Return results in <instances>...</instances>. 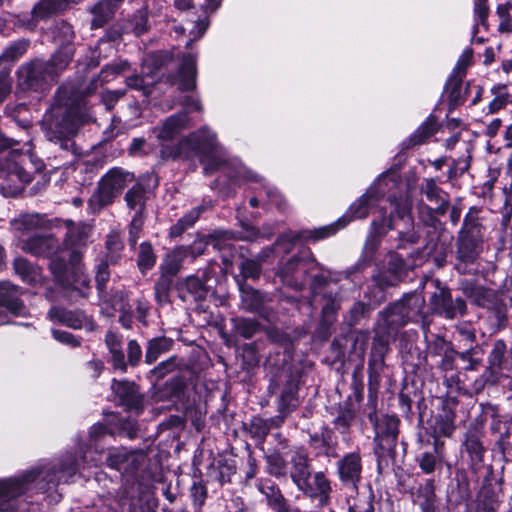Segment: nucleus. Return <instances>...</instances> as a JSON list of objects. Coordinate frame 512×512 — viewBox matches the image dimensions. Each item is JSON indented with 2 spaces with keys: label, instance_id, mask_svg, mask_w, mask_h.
Here are the masks:
<instances>
[{
  "label": "nucleus",
  "instance_id": "f257e3e1",
  "mask_svg": "<svg viewBox=\"0 0 512 512\" xmlns=\"http://www.w3.org/2000/svg\"><path fill=\"white\" fill-rule=\"evenodd\" d=\"M94 91L93 82L86 84L80 79L65 81L57 87L40 121L41 131L49 142L77 153L75 137L85 124L87 99Z\"/></svg>",
  "mask_w": 512,
  "mask_h": 512
},
{
  "label": "nucleus",
  "instance_id": "f03ea898",
  "mask_svg": "<svg viewBox=\"0 0 512 512\" xmlns=\"http://www.w3.org/2000/svg\"><path fill=\"white\" fill-rule=\"evenodd\" d=\"M18 144L0 130V153L9 150L4 158H0V194L5 198L18 197L34 176L46 169L42 160L13 148Z\"/></svg>",
  "mask_w": 512,
  "mask_h": 512
},
{
  "label": "nucleus",
  "instance_id": "7ed1b4c3",
  "mask_svg": "<svg viewBox=\"0 0 512 512\" xmlns=\"http://www.w3.org/2000/svg\"><path fill=\"white\" fill-rule=\"evenodd\" d=\"M410 188H388L386 192V242L393 250H407L411 255L414 246L420 240V233L415 228L413 200Z\"/></svg>",
  "mask_w": 512,
  "mask_h": 512
},
{
  "label": "nucleus",
  "instance_id": "20e7f679",
  "mask_svg": "<svg viewBox=\"0 0 512 512\" xmlns=\"http://www.w3.org/2000/svg\"><path fill=\"white\" fill-rule=\"evenodd\" d=\"M378 327L373 337L371 353L368 360V397L364 408V415L368 418L374 430L376 442L375 456L379 475L382 473V459L384 457V414L378 409V390L381 373L384 371V328L379 324L384 320V309L378 313Z\"/></svg>",
  "mask_w": 512,
  "mask_h": 512
},
{
  "label": "nucleus",
  "instance_id": "39448f33",
  "mask_svg": "<svg viewBox=\"0 0 512 512\" xmlns=\"http://www.w3.org/2000/svg\"><path fill=\"white\" fill-rule=\"evenodd\" d=\"M481 206H471L465 213L455 238V270L460 275H477L484 250L486 227Z\"/></svg>",
  "mask_w": 512,
  "mask_h": 512
},
{
  "label": "nucleus",
  "instance_id": "423d86ee",
  "mask_svg": "<svg viewBox=\"0 0 512 512\" xmlns=\"http://www.w3.org/2000/svg\"><path fill=\"white\" fill-rule=\"evenodd\" d=\"M290 478L302 494L313 502L317 508H326L331 504L332 482L324 471L312 473V465L306 448L289 459Z\"/></svg>",
  "mask_w": 512,
  "mask_h": 512
},
{
  "label": "nucleus",
  "instance_id": "0eeeda50",
  "mask_svg": "<svg viewBox=\"0 0 512 512\" xmlns=\"http://www.w3.org/2000/svg\"><path fill=\"white\" fill-rule=\"evenodd\" d=\"M68 66L53 56L33 58L21 64L17 71L18 86L23 91L43 93L56 84Z\"/></svg>",
  "mask_w": 512,
  "mask_h": 512
},
{
  "label": "nucleus",
  "instance_id": "6e6552de",
  "mask_svg": "<svg viewBox=\"0 0 512 512\" xmlns=\"http://www.w3.org/2000/svg\"><path fill=\"white\" fill-rule=\"evenodd\" d=\"M486 358L484 369L471 383V389L474 395H480L485 389L498 386L505 376V371L512 369V349H508L507 342L504 339H495L491 341Z\"/></svg>",
  "mask_w": 512,
  "mask_h": 512
},
{
  "label": "nucleus",
  "instance_id": "1a4fd4ad",
  "mask_svg": "<svg viewBox=\"0 0 512 512\" xmlns=\"http://www.w3.org/2000/svg\"><path fill=\"white\" fill-rule=\"evenodd\" d=\"M269 373L271 378L268 392L270 395H274L279 390L276 405L279 417L283 422L301 403L299 390L302 373L298 368L269 371Z\"/></svg>",
  "mask_w": 512,
  "mask_h": 512
},
{
  "label": "nucleus",
  "instance_id": "9d476101",
  "mask_svg": "<svg viewBox=\"0 0 512 512\" xmlns=\"http://www.w3.org/2000/svg\"><path fill=\"white\" fill-rule=\"evenodd\" d=\"M425 300L417 291L404 292L397 301L386 306V353L389 350V338L411 321L420 316Z\"/></svg>",
  "mask_w": 512,
  "mask_h": 512
},
{
  "label": "nucleus",
  "instance_id": "9b49d317",
  "mask_svg": "<svg viewBox=\"0 0 512 512\" xmlns=\"http://www.w3.org/2000/svg\"><path fill=\"white\" fill-rule=\"evenodd\" d=\"M134 180V173L121 167L110 168L99 179L95 191L88 200L89 206L98 211L111 206L127 185Z\"/></svg>",
  "mask_w": 512,
  "mask_h": 512
},
{
  "label": "nucleus",
  "instance_id": "f8f14e48",
  "mask_svg": "<svg viewBox=\"0 0 512 512\" xmlns=\"http://www.w3.org/2000/svg\"><path fill=\"white\" fill-rule=\"evenodd\" d=\"M147 456L142 450L113 447L108 450L106 465L118 471L127 481L144 484L147 472L143 470Z\"/></svg>",
  "mask_w": 512,
  "mask_h": 512
},
{
  "label": "nucleus",
  "instance_id": "ddd939ff",
  "mask_svg": "<svg viewBox=\"0 0 512 512\" xmlns=\"http://www.w3.org/2000/svg\"><path fill=\"white\" fill-rule=\"evenodd\" d=\"M459 405V398L454 395L446 394L440 398V403L433 414L426 422V435L435 440L451 438L457 429L456 410Z\"/></svg>",
  "mask_w": 512,
  "mask_h": 512
},
{
  "label": "nucleus",
  "instance_id": "4468645a",
  "mask_svg": "<svg viewBox=\"0 0 512 512\" xmlns=\"http://www.w3.org/2000/svg\"><path fill=\"white\" fill-rule=\"evenodd\" d=\"M344 219L336 221L313 229H301L299 231L288 230L281 233L275 243V249L283 253H289L297 243H317L332 236H335L340 230L344 229Z\"/></svg>",
  "mask_w": 512,
  "mask_h": 512
},
{
  "label": "nucleus",
  "instance_id": "2eb2a0df",
  "mask_svg": "<svg viewBox=\"0 0 512 512\" xmlns=\"http://www.w3.org/2000/svg\"><path fill=\"white\" fill-rule=\"evenodd\" d=\"M436 290L429 298L432 313L446 320H455L468 315V303L465 297L453 296L452 289L439 280L436 281Z\"/></svg>",
  "mask_w": 512,
  "mask_h": 512
},
{
  "label": "nucleus",
  "instance_id": "dca6fc26",
  "mask_svg": "<svg viewBox=\"0 0 512 512\" xmlns=\"http://www.w3.org/2000/svg\"><path fill=\"white\" fill-rule=\"evenodd\" d=\"M485 350L482 345L457 350L454 345L441 356L438 368L448 372L462 369L464 371H478L483 366Z\"/></svg>",
  "mask_w": 512,
  "mask_h": 512
},
{
  "label": "nucleus",
  "instance_id": "f3484780",
  "mask_svg": "<svg viewBox=\"0 0 512 512\" xmlns=\"http://www.w3.org/2000/svg\"><path fill=\"white\" fill-rule=\"evenodd\" d=\"M153 397L158 402H173L187 407L190 400L189 379L178 371L169 378L153 384Z\"/></svg>",
  "mask_w": 512,
  "mask_h": 512
},
{
  "label": "nucleus",
  "instance_id": "a211bd4d",
  "mask_svg": "<svg viewBox=\"0 0 512 512\" xmlns=\"http://www.w3.org/2000/svg\"><path fill=\"white\" fill-rule=\"evenodd\" d=\"M384 180V172L380 173L376 180L366 190V192L356 199L347 209V211L339 218L344 219V228L356 219L366 218L371 210L375 209L382 199L384 192L381 190V182Z\"/></svg>",
  "mask_w": 512,
  "mask_h": 512
},
{
  "label": "nucleus",
  "instance_id": "6ab92c4d",
  "mask_svg": "<svg viewBox=\"0 0 512 512\" xmlns=\"http://www.w3.org/2000/svg\"><path fill=\"white\" fill-rule=\"evenodd\" d=\"M111 392L116 406L124 411L134 413L137 416L144 411V394L141 387L136 382L128 379H116L111 381Z\"/></svg>",
  "mask_w": 512,
  "mask_h": 512
},
{
  "label": "nucleus",
  "instance_id": "aec40b11",
  "mask_svg": "<svg viewBox=\"0 0 512 512\" xmlns=\"http://www.w3.org/2000/svg\"><path fill=\"white\" fill-rule=\"evenodd\" d=\"M413 148L402 141L399 145V151L392 158L391 165L386 169V188L394 189H413L416 183V173L414 169H410L404 176L401 171L407 165L408 160L412 157Z\"/></svg>",
  "mask_w": 512,
  "mask_h": 512
},
{
  "label": "nucleus",
  "instance_id": "412c9836",
  "mask_svg": "<svg viewBox=\"0 0 512 512\" xmlns=\"http://www.w3.org/2000/svg\"><path fill=\"white\" fill-rule=\"evenodd\" d=\"M24 289L11 281H0V325L10 323L8 314L14 317L27 316L28 309L21 296Z\"/></svg>",
  "mask_w": 512,
  "mask_h": 512
},
{
  "label": "nucleus",
  "instance_id": "4be33fe9",
  "mask_svg": "<svg viewBox=\"0 0 512 512\" xmlns=\"http://www.w3.org/2000/svg\"><path fill=\"white\" fill-rule=\"evenodd\" d=\"M416 331H404L395 339L405 376L417 375V370L426 362V355L417 346Z\"/></svg>",
  "mask_w": 512,
  "mask_h": 512
},
{
  "label": "nucleus",
  "instance_id": "5701e85b",
  "mask_svg": "<svg viewBox=\"0 0 512 512\" xmlns=\"http://www.w3.org/2000/svg\"><path fill=\"white\" fill-rule=\"evenodd\" d=\"M211 276L207 272H202L201 275L193 274L177 281L176 291L178 297L183 302H195L202 304L205 302L209 295H213L215 290L209 283Z\"/></svg>",
  "mask_w": 512,
  "mask_h": 512
},
{
  "label": "nucleus",
  "instance_id": "b1692460",
  "mask_svg": "<svg viewBox=\"0 0 512 512\" xmlns=\"http://www.w3.org/2000/svg\"><path fill=\"white\" fill-rule=\"evenodd\" d=\"M33 469L34 468L31 470ZM35 469L40 470L39 477L35 480V482H37V488L42 492H47L59 485V474H65L68 477L75 476L79 469V460L76 454L67 453L59 459L57 465L48 468L45 472L42 468L39 467H36ZM29 485L30 483L27 485V487H29ZM28 489L29 488H27V490Z\"/></svg>",
  "mask_w": 512,
  "mask_h": 512
},
{
  "label": "nucleus",
  "instance_id": "393cba45",
  "mask_svg": "<svg viewBox=\"0 0 512 512\" xmlns=\"http://www.w3.org/2000/svg\"><path fill=\"white\" fill-rule=\"evenodd\" d=\"M272 342L276 345L275 351L270 353L266 360L268 371H277L296 368L293 365L294 341L292 337L282 331H274L269 335Z\"/></svg>",
  "mask_w": 512,
  "mask_h": 512
},
{
  "label": "nucleus",
  "instance_id": "a878e982",
  "mask_svg": "<svg viewBox=\"0 0 512 512\" xmlns=\"http://www.w3.org/2000/svg\"><path fill=\"white\" fill-rule=\"evenodd\" d=\"M180 63L174 73L167 76V82L177 85L180 92H191L197 87L198 56L196 53H184L179 57Z\"/></svg>",
  "mask_w": 512,
  "mask_h": 512
},
{
  "label": "nucleus",
  "instance_id": "bb28decb",
  "mask_svg": "<svg viewBox=\"0 0 512 512\" xmlns=\"http://www.w3.org/2000/svg\"><path fill=\"white\" fill-rule=\"evenodd\" d=\"M381 246V239L377 235H371L366 239L359 260L355 263L353 269L355 272H361L374 265L375 271L372 274V280L379 290L384 291V265L382 261L377 260V254Z\"/></svg>",
  "mask_w": 512,
  "mask_h": 512
},
{
  "label": "nucleus",
  "instance_id": "cd10ccee",
  "mask_svg": "<svg viewBox=\"0 0 512 512\" xmlns=\"http://www.w3.org/2000/svg\"><path fill=\"white\" fill-rule=\"evenodd\" d=\"M184 144L189 160L195 156L203 163L206 158H212L217 150V136L207 128H200L184 137Z\"/></svg>",
  "mask_w": 512,
  "mask_h": 512
},
{
  "label": "nucleus",
  "instance_id": "c85d7f7f",
  "mask_svg": "<svg viewBox=\"0 0 512 512\" xmlns=\"http://www.w3.org/2000/svg\"><path fill=\"white\" fill-rule=\"evenodd\" d=\"M242 308L264 320H269L271 309L269 303L272 298L268 292L254 288L249 283L238 286Z\"/></svg>",
  "mask_w": 512,
  "mask_h": 512
},
{
  "label": "nucleus",
  "instance_id": "c756f323",
  "mask_svg": "<svg viewBox=\"0 0 512 512\" xmlns=\"http://www.w3.org/2000/svg\"><path fill=\"white\" fill-rule=\"evenodd\" d=\"M484 435L465 431L461 441V452L467 456L470 472L476 476L475 482L478 483V474L486 470L484 458L486 448L483 443Z\"/></svg>",
  "mask_w": 512,
  "mask_h": 512
},
{
  "label": "nucleus",
  "instance_id": "7c9ffc66",
  "mask_svg": "<svg viewBox=\"0 0 512 512\" xmlns=\"http://www.w3.org/2000/svg\"><path fill=\"white\" fill-rule=\"evenodd\" d=\"M52 37L57 48L51 56L69 67L76 52L73 26L65 20L57 22L52 29Z\"/></svg>",
  "mask_w": 512,
  "mask_h": 512
},
{
  "label": "nucleus",
  "instance_id": "2f4dec72",
  "mask_svg": "<svg viewBox=\"0 0 512 512\" xmlns=\"http://www.w3.org/2000/svg\"><path fill=\"white\" fill-rule=\"evenodd\" d=\"M422 385V380L417 375L404 376L396 398L398 409L403 417L411 419L413 416L412 405L416 403L420 406L424 402Z\"/></svg>",
  "mask_w": 512,
  "mask_h": 512
},
{
  "label": "nucleus",
  "instance_id": "473e14b6",
  "mask_svg": "<svg viewBox=\"0 0 512 512\" xmlns=\"http://www.w3.org/2000/svg\"><path fill=\"white\" fill-rule=\"evenodd\" d=\"M158 186L155 176L146 174L140 176L135 183L126 191L124 201L130 210H136V217H141L148 199V193Z\"/></svg>",
  "mask_w": 512,
  "mask_h": 512
},
{
  "label": "nucleus",
  "instance_id": "72a5a7b5",
  "mask_svg": "<svg viewBox=\"0 0 512 512\" xmlns=\"http://www.w3.org/2000/svg\"><path fill=\"white\" fill-rule=\"evenodd\" d=\"M340 483L354 493L358 492L362 479V459L358 452L345 454L336 463Z\"/></svg>",
  "mask_w": 512,
  "mask_h": 512
},
{
  "label": "nucleus",
  "instance_id": "f704fd0d",
  "mask_svg": "<svg viewBox=\"0 0 512 512\" xmlns=\"http://www.w3.org/2000/svg\"><path fill=\"white\" fill-rule=\"evenodd\" d=\"M448 506L457 507L463 505L468 508L472 499L471 480L469 471L464 468H456L454 476L451 478L447 487Z\"/></svg>",
  "mask_w": 512,
  "mask_h": 512
},
{
  "label": "nucleus",
  "instance_id": "c9c22d12",
  "mask_svg": "<svg viewBox=\"0 0 512 512\" xmlns=\"http://www.w3.org/2000/svg\"><path fill=\"white\" fill-rule=\"evenodd\" d=\"M257 489L263 496L262 503L269 512H288L295 504L285 497L278 484L268 478L258 480Z\"/></svg>",
  "mask_w": 512,
  "mask_h": 512
},
{
  "label": "nucleus",
  "instance_id": "e433bc0d",
  "mask_svg": "<svg viewBox=\"0 0 512 512\" xmlns=\"http://www.w3.org/2000/svg\"><path fill=\"white\" fill-rule=\"evenodd\" d=\"M482 310L486 312L494 333L501 332L508 327V303L503 291L496 289Z\"/></svg>",
  "mask_w": 512,
  "mask_h": 512
},
{
  "label": "nucleus",
  "instance_id": "4c0bfd02",
  "mask_svg": "<svg viewBox=\"0 0 512 512\" xmlns=\"http://www.w3.org/2000/svg\"><path fill=\"white\" fill-rule=\"evenodd\" d=\"M432 449L419 453L415 461L424 475L441 474L446 461V445L444 440H435L431 442Z\"/></svg>",
  "mask_w": 512,
  "mask_h": 512
},
{
  "label": "nucleus",
  "instance_id": "58836bf2",
  "mask_svg": "<svg viewBox=\"0 0 512 512\" xmlns=\"http://www.w3.org/2000/svg\"><path fill=\"white\" fill-rule=\"evenodd\" d=\"M503 483V477L497 478L494 474L493 466L491 464L488 465L484 471L482 485L477 494L476 503L499 508Z\"/></svg>",
  "mask_w": 512,
  "mask_h": 512
},
{
  "label": "nucleus",
  "instance_id": "ea45409f",
  "mask_svg": "<svg viewBox=\"0 0 512 512\" xmlns=\"http://www.w3.org/2000/svg\"><path fill=\"white\" fill-rule=\"evenodd\" d=\"M67 227L61 248L69 255L70 263L77 265L82 257L78 248L86 245L89 234L85 226H75L72 220H67Z\"/></svg>",
  "mask_w": 512,
  "mask_h": 512
},
{
  "label": "nucleus",
  "instance_id": "a19ab883",
  "mask_svg": "<svg viewBox=\"0 0 512 512\" xmlns=\"http://www.w3.org/2000/svg\"><path fill=\"white\" fill-rule=\"evenodd\" d=\"M39 469L27 470L18 477L0 480V500L16 499L27 492V485L39 477Z\"/></svg>",
  "mask_w": 512,
  "mask_h": 512
},
{
  "label": "nucleus",
  "instance_id": "79ce46f5",
  "mask_svg": "<svg viewBox=\"0 0 512 512\" xmlns=\"http://www.w3.org/2000/svg\"><path fill=\"white\" fill-rule=\"evenodd\" d=\"M458 289L462 292L467 303L482 309L487 301L493 296L496 289L481 284L477 279H460Z\"/></svg>",
  "mask_w": 512,
  "mask_h": 512
},
{
  "label": "nucleus",
  "instance_id": "37998d69",
  "mask_svg": "<svg viewBox=\"0 0 512 512\" xmlns=\"http://www.w3.org/2000/svg\"><path fill=\"white\" fill-rule=\"evenodd\" d=\"M105 345L108 350L107 363L114 372L126 373L127 363L123 349V338L120 334L108 331L105 335Z\"/></svg>",
  "mask_w": 512,
  "mask_h": 512
},
{
  "label": "nucleus",
  "instance_id": "c03bdc74",
  "mask_svg": "<svg viewBox=\"0 0 512 512\" xmlns=\"http://www.w3.org/2000/svg\"><path fill=\"white\" fill-rule=\"evenodd\" d=\"M61 245L59 240L53 235H34L29 237L24 243V249L35 256L52 257L59 252Z\"/></svg>",
  "mask_w": 512,
  "mask_h": 512
},
{
  "label": "nucleus",
  "instance_id": "a18cd8bd",
  "mask_svg": "<svg viewBox=\"0 0 512 512\" xmlns=\"http://www.w3.org/2000/svg\"><path fill=\"white\" fill-rule=\"evenodd\" d=\"M108 424L112 426L111 436L134 440L138 438L140 427L137 418L121 413L108 414Z\"/></svg>",
  "mask_w": 512,
  "mask_h": 512
},
{
  "label": "nucleus",
  "instance_id": "49530a36",
  "mask_svg": "<svg viewBox=\"0 0 512 512\" xmlns=\"http://www.w3.org/2000/svg\"><path fill=\"white\" fill-rule=\"evenodd\" d=\"M439 178H424L420 193L423 194L426 200L430 203H435L437 211L443 212L449 210L450 207V194L438 185Z\"/></svg>",
  "mask_w": 512,
  "mask_h": 512
},
{
  "label": "nucleus",
  "instance_id": "de8ad7c7",
  "mask_svg": "<svg viewBox=\"0 0 512 512\" xmlns=\"http://www.w3.org/2000/svg\"><path fill=\"white\" fill-rule=\"evenodd\" d=\"M404 457L405 448H402L401 453H398L397 450L392 447L386 449V459L389 458L391 461L396 487L400 493H406L411 489L409 485L411 475L408 470L403 467Z\"/></svg>",
  "mask_w": 512,
  "mask_h": 512
},
{
  "label": "nucleus",
  "instance_id": "09e8293b",
  "mask_svg": "<svg viewBox=\"0 0 512 512\" xmlns=\"http://www.w3.org/2000/svg\"><path fill=\"white\" fill-rule=\"evenodd\" d=\"M125 0H99L90 9L92 28H102L112 20Z\"/></svg>",
  "mask_w": 512,
  "mask_h": 512
},
{
  "label": "nucleus",
  "instance_id": "8fccbe9b",
  "mask_svg": "<svg viewBox=\"0 0 512 512\" xmlns=\"http://www.w3.org/2000/svg\"><path fill=\"white\" fill-rule=\"evenodd\" d=\"M414 502L421 512H441L434 478H428L419 485Z\"/></svg>",
  "mask_w": 512,
  "mask_h": 512
},
{
  "label": "nucleus",
  "instance_id": "3c124183",
  "mask_svg": "<svg viewBox=\"0 0 512 512\" xmlns=\"http://www.w3.org/2000/svg\"><path fill=\"white\" fill-rule=\"evenodd\" d=\"M31 41L27 38H20L8 43L0 54V69L11 73L16 63L27 53Z\"/></svg>",
  "mask_w": 512,
  "mask_h": 512
},
{
  "label": "nucleus",
  "instance_id": "603ef678",
  "mask_svg": "<svg viewBox=\"0 0 512 512\" xmlns=\"http://www.w3.org/2000/svg\"><path fill=\"white\" fill-rule=\"evenodd\" d=\"M51 321L67 326L74 330L82 329L85 314L81 310H68L62 306H52L48 311Z\"/></svg>",
  "mask_w": 512,
  "mask_h": 512
},
{
  "label": "nucleus",
  "instance_id": "864d4df0",
  "mask_svg": "<svg viewBox=\"0 0 512 512\" xmlns=\"http://www.w3.org/2000/svg\"><path fill=\"white\" fill-rule=\"evenodd\" d=\"M49 270L53 275L55 281L61 285H67L71 281V268L76 265H72L69 260V255L64 249L60 248L52 257H49Z\"/></svg>",
  "mask_w": 512,
  "mask_h": 512
},
{
  "label": "nucleus",
  "instance_id": "5fc2aeb1",
  "mask_svg": "<svg viewBox=\"0 0 512 512\" xmlns=\"http://www.w3.org/2000/svg\"><path fill=\"white\" fill-rule=\"evenodd\" d=\"M74 0H39L32 8V18L36 21H43L54 15L62 13L70 8Z\"/></svg>",
  "mask_w": 512,
  "mask_h": 512
},
{
  "label": "nucleus",
  "instance_id": "6e6d98bb",
  "mask_svg": "<svg viewBox=\"0 0 512 512\" xmlns=\"http://www.w3.org/2000/svg\"><path fill=\"white\" fill-rule=\"evenodd\" d=\"M237 472V463L233 458L220 457L215 459L208 467L209 475L221 486L231 483Z\"/></svg>",
  "mask_w": 512,
  "mask_h": 512
},
{
  "label": "nucleus",
  "instance_id": "4d7b16f0",
  "mask_svg": "<svg viewBox=\"0 0 512 512\" xmlns=\"http://www.w3.org/2000/svg\"><path fill=\"white\" fill-rule=\"evenodd\" d=\"M388 255L390 258L386 267V289L404 282L409 273L407 263L402 256L391 251L388 252Z\"/></svg>",
  "mask_w": 512,
  "mask_h": 512
},
{
  "label": "nucleus",
  "instance_id": "13d9d810",
  "mask_svg": "<svg viewBox=\"0 0 512 512\" xmlns=\"http://www.w3.org/2000/svg\"><path fill=\"white\" fill-rule=\"evenodd\" d=\"M463 79L456 73H451L444 85V91L447 92L448 114H451L459 106L466 102V95L462 94Z\"/></svg>",
  "mask_w": 512,
  "mask_h": 512
},
{
  "label": "nucleus",
  "instance_id": "bf43d9fd",
  "mask_svg": "<svg viewBox=\"0 0 512 512\" xmlns=\"http://www.w3.org/2000/svg\"><path fill=\"white\" fill-rule=\"evenodd\" d=\"M438 132L437 118L430 114L415 130L403 141L412 148L425 144Z\"/></svg>",
  "mask_w": 512,
  "mask_h": 512
},
{
  "label": "nucleus",
  "instance_id": "052dcab7",
  "mask_svg": "<svg viewBox=\"0 0 512 512\" xmlns=\"http://www.w3.org/2000/svg\"><path fill=\"white\" fill-rule=\"evenodd\" d=\"M185 259H187V256L185 254L184 245L176 246L168 250L158 267L159 273L177 277Z\"/></svg>",
  "mask_w": 512,
  "mask_h": 512
},
{
  "label": "nucleus",
  "instance_id": "680f3d73",
  "mask_svg": "<svg viewBox=\"0 0 512 512\" xmlns=\"http://www.w3.org/2000/svg\"><path fill=\"white\" fill-rule=\"evenodd\" d=\"M188 117L184 113H176L167 117L162 126L158 128L157 138L161 141H171L176 138L185 127Z\"/></svg>",
  "mask_w": 512,
  "mask_h": 512
},
{
  "label": "nucleus",
  "instance_id": "e2e57ef3",
  "mask_svg": "<svg viewBox=\"0 0 512 512\" xmlns=\"http://www.w3.org/2000/svg\"><path fill=\"white\" fill-rule=\"evenodd\" d=\"M176 277L169 276L164 273H159V277L154 283V299L159 306H164L172 303L171 293L176 289Z\"/></svg>",
  "mask_w": 512,
  "mask_h": 512
},
{
  "label": "nucleus",
  "instance_id": "0e129e2a",
  "mask_svg": "<svg viewBox=\"0 0 512 512\" xmlns=\"http://www.w3.org/2000/svg\"><path fill=\"white\" fill-rule=\"evenodd\" d=\"M174 344V340L167 336H158L148 340L145 363L148 365L155 363L161 355L171 351Z\"/></svg>",
  "mask_w": 512,
  "mask_h": 512
},
{
  "label": "nucleus",
  "instance_id": "69168bd1",
  "mask_svg": "<svg viewBox=\"0 0 512 512\" xmlns=\"http://www.w3.org/2000/svg\"><path fill=\"white\" fill-rule=\"evenodd\" d=\"M13 269L15 274L18 275L25 284L36 285L39 282L41 269L28 259L24 257L15 258L13 260Z\"/></svg>",
  "mask_w": 512,
  "mask_h": 512
},
{
  "label": "nucleus",
  "instance_id": "338daca9",
  "mask_svg": "<svg viewBox=\"0 0 512 512\" xmlns=\"http://www.w3.org/2000/svg\"><path fill=\"white\" fill-rule=\"evenodd\" d=\"M205 238L207 239L209 246H212L214 250H236L235 246L231 243L232 240H236L237 238V233L235 231L214 229L205 233Z\"/></svg>",
  "mask_w": 512,
  "mask_h": 512
},
{
  "label": "nucleus",
  "instance_id": "774afa93",
  "mask_svg": "<svg viewBox=\"0 0 512 512\" xmlns=\"http://www.w3.org/2000/svg\"><path fill=\"white\" fill-rule=\"evenodd\" d=\"M308 259L299 254H295L286 261H281L278 264L277 275L283 281H289L295 278V274L302 270L306 272L308 266Z\"/></svg>",
  "mask_w": 512,
  "mask_h": 512
}]
</instances>
